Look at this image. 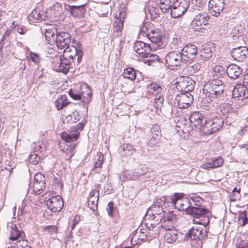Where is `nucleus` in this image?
<instances>
[{"instance_id": "nucleus-43", "label": "nucleus", "mask_w": 248, "mask_h": 248, "mask_svg": "<svg viewBox=\"0 0 248 248\" xmlns=\"http://www.w3.org/2000/svg\"><path fill=\"white\" fill-rule=\"evenodd\" d=\"M155 95V97L153 106L156 109L158 110L160 109L163 106L164 96L163 93L157 94Z\"/></svg>"}, {"instance_id": "nucleus-49", "label": "nucleus", "mask_w": 248, "mask_h": 248, "mask_svg": "<svg viewBox=\"0 0 248 248\" xmlns=\"http://www.w3.org/2000/svg\"><path fill=\"white\" fill-rule=\"evenodd\" d=\"M192 1L193 12L195 14H197L198 13L197 11H201L202 10L205 4L200 0H195V2L193 0H192Z\"/></svg>"}, {"instance_id": "nucleus-54", "label": "nucleus", "mask_w": 248, "mask_h": 248, "mask_svg": "<svg viewBox=\"0 0 248 248\" xmlns=\"http://www.w3.org/2000/svg\"><path fill=\"white\" fill-rule=\"evenodd\" d=\"M143 172L137 171V170H135V171H126L125 172V175L129 179L135 180L139 176V175H142L143 174Z\"/></svg>"}, {"instance_id": "nucleus-34", "label": "nucleus", "mask_w": 248, "mask_h": 248, "mask_svg": "<svg viewBox=\"0 0 248 248\" xmlns=\"http://www.w3.org/2000/svg\"><path fill=\"white\" fill-rule=\"evenodd\" d=\"M147 233L148 232H140V234H138V231H137L135 234H133L132 235V238L131 239V243L134 245H137L139 243H140L142 242H146L148 241V239L147 238Z\"/></svg>"}, {"instance_id": "nucleus-36", "label": "nucleus", "mask_w": 248, "mask_h": 248, "mask_svg": "<svg viewBox=\"0 0 248 248\" xmlns=\"http://www.w3.org/2000/svg\"><path fill=\"white\" fill-rule=\"evenodd\" d=\"M223 163V160L221 157H217L211 162H207L201 165V168L209 170L221 166Z\"/></svg>"}, {"instance_id": "nucleus-41", "label": "nucleus", "mask_w": 248, "mask_h": 248, "mask_svg": "<svg viewBox=\"0 0 248 248\" xmlns=\"http://www.w3.org/2000/svg\"><path fill=\"white\" fill-rule=\"evenodd\" d=\"M123 75L124 78L131 80H133L136 78V72L133 68H127L124 69Z\"/></svg>"}, {"instance_id": "nucleus-48", "label": "nucleus", "mask_w": 248, "mask_h": 248, "mask_svg": "<svg viewBox=\"0 0 248 248\" xmlns=\"http://www.w3.org/2000/svg\"><path fill=\"white\" fill-rule=\"evenodd\" d=\"M153 49L150 44H149L145 46L142 47L139 50H135V51L140 55L141 57L144 58L148 54V52H150Z\"/></svg>"}, {"instance_id": "nucleus-20", "label": "nucleus", "mask_w": 248, "mask_h": 248, "mask_svg": "<svg viewBox=\"0 0 248 248\" xmlns=\"http://www.w3.org/2000/svg\"><path fill=\"white\" fill-rule=\"evenodd\" d=\"M162 136L161 129L157 124H154L151 128V138L148 142V146L153 147L157 145Z\"/></svg>"}, {"instance_id": "nucleus-4", "label": "nucleus", "mask_w": 248, "mask_h": 248, "mask_svg": "<svg viewBox=\"0 0 248 248\" xmlns=\"http://www.w3.org/2000/svg\"><path fill=\"white\" fill-rule=\"evenodd\" d=\"M187 62V60L178 50L170 52L166 56V62L168 66H177L183 63L186 64Z\"/></svg>"}, {"instance_id": "nucleus-32", "label": "nucleus", "mask_w": 248, "mask_h": 248, "mask_svg": "<svg viewBox=\"0 0 248 248\" xmlns=\"http://www.w3.org/2000/svg\"><path fill=\"white\" fill-rule=\"evenodd\" d=\"M63 58L62 59L61 57V61L59 63L58 65L56 66V70L60 72L66 74L70 68L72 64V62L73 61H70L69 59H68L65 57Z\"/></svg>"}, {"instance_id": "nucleus-21", "label": "nucleus", "mask_w": 248, "mask_h": 248, "mask_svg": "<svg viewBox=\"0 0 248 248\" xmlns=\"http://www.w3.org/2000/svg\"><path fill=\"white\" fill-rule=\"evenodd\" d=\"M177 216L173 213H167L165 216H164L161 221L162 226L167 231L173 230L176 222Z\"/></svg>"}, {"instance_id": "nucleus-18", "label": "nucleus", "mask_w": 248, "mask_h": 248, "mask_svg": "<svg viewBox=\"0 0 248 248\" xmlns=\"http://www.w3.org/2000/svg\"><path fill=\"white\" fill-rule=\"evenodd\" d=\"M209 19L208 15L204 12L197 13L192 21V26L195 29H201L203 26L206 25Z\"/></svg>"}, {"instance_id": "nucleus-1", "label": "nucleus", "mask_w": 248, "mask_h": 248, "mask_svg": "<svg viewBox=\"0 0 248 248\" xmlns=\"http://www.w3.org/2000/svg\"><path fill=\"white\" fill-rule=\"evenodd\" d=\"M203 93L206 99L217 104L223 103L224 85L220 79H213L206 82L203 87Z\"/></svg>"}, {"instance_id": "nucleus-47", "label": "nucleus", "mask_w": 248, "mask_h": 248, "mask_svg": "<svg viewBox=\"0 0 248 248\" xmlns=\"http://www.w3.org/2000/svg\"><path fill=\"white\" fill-rule=\"evenodd\" d=\"M97 157H98V158L95 161L93 170L96 172H98L99 170H98V169L100 168L103 163L104 156L101 153H98L97 154Z\"/></svg>"}, {"instance_id": "nucleus-31", "label": "nucleus", "mask_w": 248, "mask_h": 248, "mask_svg": "<svg viewBox=\"0 0 248 248\" xmlns=\"http://www.w3.org/2000/svg\"><path fill=\"white\" fill-rule=\"evenodd\" d=\"M48 18L53 19L55 17H59L62 13V5L59 2H56L50 8L46 10Z\"/></svg>"}, {"instance_id": "nucleus-5", "label": "nucleus", "mask_w": 248, "mask_h": 248, "mask_svg": "<svg viewBox=\"0 0 248 248\" xmlns=\"http://www.w3.org/2000/svg\"><path fill=\"white\" fill-rule=\"evenodd\" d=\"M189 5L188 0H176L172 4L170 15L173 18H177L183 15Z\"/></svg>"}, {"instance_id": "nucleus-6", "label": "nucleus", "mask_w": 248, "mask_h": 248, "mask_svg": "<svg viewBox=\"0 0 248 248\" xmlns=\"http://www.w3.org/2000/svg\"><path fill=\"white\" fill-rule=\"evenodd\" d=\"M169 200L170 203L174 205L176 208L180 211H186V214L188 213V209L192 206L188 198L179 197L176 193L173 198H170Z\"/></svg>"}, {"instance_id": "nucleus-14", "label": "nucleus", "mask_w": 248, "mask_h": 248, "mask_svg": "<svg viewBox=\"0 0 248 248\" xmlns=\"http://www.w3.org/2000/svg\"><path fill=\"white\" fill-rule=\"evenodd\" d=\"M191 124L197 130H202L206 122V118L201 112L195 111L189 117Z\"/></svg>"}, {"instance_id": "nucleus-28", "label": "nucleus", "mask_w": 248, "mask_h": 248, "mask_svg": "<svg viewBox=\"0 0 248 248\" xmlns=\"http://www.w3.org/2000/svg\"><path fill=\"white\" fill-rule=\"evenodd\" d=\"M218 106L217 109V112L221 115L224 116L226 118H230L234 115V111L231 106V105L228 103L222 104Z\"/></svg>"}, {"instance_id": "nucleus-53", "label": "nucleus", "mask_w": 248, "mask_h": 248, "mask_svg": "<svg viewBox=\"0 0 248 248\" xmlns=\"http://www.w3.org/2000/svg\"><path fill=\"white\" fill-rule=\"evenodd\" d=\"M11 236H10V239L12 240H17L21 235V232L18 231L17 229L16 226V225L14 226L11 227Z\"/></svg>"}, {"instance_id": "nucleus-24", "label": "nucleus", "mask_w": 248, "mask_h": 248, "mask_svg": "<svg viewBox=\"0 0 248 248\" xmlns=\"http://www.w3.org/2000/svg\"><path fill=\"white\" fill-rule=\"evenodd\" d=\"M84 124L80 123L78 124L77 127H75L76 133H73L72 132L67 133L63 132L61 134V138L67 142H71L76 140L78 137L79 134V130H82Z\"/></svg>"}, {"instance_id": "nucleus-26", "label": "nucleus", "mask_w": 248, "mask_h": 248, "mask_svg": "<svg viewBox=\"0 0 248 248\" xmlns=\"http://www.w3.org/2000/svg\"><path fill=\"white\" fill-rule=\"evenodd\" d=\"M181 53L184 57L187 60H192L194 59L197 53V46L193 44H187L183 47ZM188 61V60H187Z\"/></svg>"}, {"instance_id": "nucleus-42", "label": "nucleus", "mask_w": 248, "mask_h": 248, "mask_svg": "<svg viewBox=\"0 0 248 248\" xmlns=\"http://www.w3.org/2000/svg\"><path fill=\"white\" fill-rule=\"evenodd\" d=\"M213 74L214 77L221 78L225 74V69L221 66L217 65L213 68Z\"/></svg>"}, {"instance_id": "nucleus-17", "label": "nucleus", "mask_w": 248, "mask_h": 248, "mask_svg": "<svg viewBox=\"0 0 248 248\" xmlns=\"http://www.w3.org/2000/svg\"><path fill=\"white\" fill-rule=\"evenodd\" d=\"M147 38L152 42V44L151 45L155 50L164 47L165 45L162 41V37L157 30H153L150 34H148Z\"/></svg>"}, {"instance_id": "nucleus-55", "label": "nucleus", "mask_w": 248, "mask_h": 248, "mask_svg": "<svg viewBox=\"0 0 248 248\" xmlns=\"http://www.w3.org/2000/svg\"><path fill=\"white\" fill-rule=\"evenodd\" d=\"M40 157L39 155L36 153H32L29 157V161L30 164L36 165L40 161Z\"/></svg>"}, {"instance_id": "nucleus-23", "label": "nucleus", "mask_w": 248, "mask_h": 248, "mask_svg": "<svg viewBox=\"0 0 248 248\" xmlns=\"http://www.w3.org/2000/svg\"><path fill=\"white\" fill-rule=\"evenodd\" d=\"M28 18L31 23H35L37 21L46 20L48 18V15H47L46 11L45 12L39 8H36L33 10L29 15Z\"/></svg>"}, {"instance_id": "nucleus-22", "label": "nucleus", "mask_w": 248, "mask_h": 248, "mask_svg": "<svg viewBox=\"0 0 248 248\" xmlns=\"http://www.w3.org/2000/svg\"><path fill=\"white\" fill-rule=\"evenodd\" d=\"M233 58L237 61L243 62L248 56V49L245 46H239L234 48L231 51Z\"/></svg>"}, {"instance_id": "nucleus-52", "label": "nucleus", "mask_w": 248, "mask_h": 248, "mask_svg": "<svg viewBox=\"0 0 248 248\" xmlns=\"http://www.w3.org/2000/svg\"><path fill=\"white\" fill-rule=\"evenodd\" d=\"M202 68V65L199 62L195 63L186 67L187 71L190 74H194L199 71Z\"/></svg>"}, {"instance_id": "nucleus-39", "label": "nucleus", "mask_w": 248, "mask_h": 248, "mask_svg": "<svg viewBox=\"0 0 248 248\" xmlns=\"http://www.w3.org/2000/svg\"><path fill=\"white\" fill-rule=\"evenodd\" d=\"M177 239V234L175 230L168 231L164 235V240L168 243H173Z\"/></svg>"}, {"instance_id": "nucleus-19", "label": "nucleus", "mask_w": 248, "mask_h": 248, "mask_svg": "<svg viewBox=\"0 0 248 248\" xmlns=\"http://www.w3.org/2000/svg\"><path fill=\"white\" fill-rule=\"evenodd\" d=\"M224 0H210L208 2L209 10L214 16H218L224 8Z\"/></svg>"}, {"instance_id": "nucleus-30", "label": "nucleus", "mask_w": 248, "mask_h": 248, "mask_svg": "<svg viewBox=\"0 0 248 248\" xmlns=\"http://www.w3.org/2000/svg\"><path fill=\"white\" fill-rule=\"evenodd\" d=\"M243 70L240 66L235 64H231L226 68V73L231 78L236 79L242 74Z\"/></svg>"}, {"instance_id": "nucleus-11", "label": "nucleus", "mask_w": 248, "mask_h": 248, "mask_svg": "<svg viewBox=\"0 0 248 248\" xmlns=\"http://www.w3.org/2000/svg\"><path fill=\"white\" fill-rule=\"evenodd\" d=\"M192 80L188 77H180L176 83V88L181 93H190L194 89Z\"/></svg>"}, {"instance_id": "nucleus-60", "label": "nucleus", "mask_w": 248, "mask_h": 248, "mask_svg": "<svg viewBox=\"0 0 248 248\" xmlns=\"http://www.w3.org/2000/svg\"><path fill=\"white\" fill-rule=\"evenodd\" d=\"M114 210V203L113 202H110L108 203L107 207V211L108 212V215L110 217H113V211Z\"/></svg>"}, {"instance_id": "nucleus-33", "label": "nucleus", "mask_w": 248, "mask_h": 248, "mask_svg": "<svg viewBox=\"0 0 248 248\" xmlns=\"http://www.w3.org/2000/svg\"><path fill=\"white\" fill-rule=\"evenodd\" d=\"M13 38L12 29L11 28L7 29L0 40V50L2 49L4 46H10Z\"/></svg>"}, {"instance_id": "nucleus-38", "label": "nucleus", "mask_w": 248, "mask_h": 248, "mask_svg": "<svg viewBox=\"0 0 248 248\" xmlns=\"http://www.w3.org/2000/svg\"><path fill=\"white\" fill-rule=\"evenodd\" d=\"M59 33L58 30L55 28H48L46 30L45 35L46 39L49 42H54L55 40L56 36Z\"/></svg>"}, {"instance_id": "nucleus-58", "label": "nucleus", "mask_w": 248, "mask_h": 248, "mask_svg": "<svg viewBox=\"0 0 248 248\" xmlns=\"http://www.w3.org/2000/svg\"><path fill=\"white\" fill-rule=\"evenodd\" d=\"M203 239L192 240L191 244L193 248H202Z\"/></svg>"}, {"instance_id": "nucleus-64", "label": "nucleus", "mask_w": 248, "mask_h": 248, "mask_svg": "<svg viewBox=\"0 0 248 248\" xmlns=\"http://www.w3.org/2000/svg\"><path fill=\"white\" fill-rule=\"evenodd\" d=\"M30 58L32 62L35 63H38L40 61L39 55L33 52L30 53Z\"/></svg>"}, {"instance_id": "nucleus-63", "label": "nucleus", "mask_w": 248, "mask_h": 248, "mask_svg": "<svg viewBox=\"0 0 248 248\" xmlns=\"http://www.w3.org/2000/svg\"><path fill=\"white\" fill-rule=\"evenodd\" d=\"M75 145L72 144L68 148L66 149V154L69 158L71 157L74 155V151L75 149Z\"/></svg>"}, {"instance_id": "nucleus-40", "label": "nucleus", "mask_w": 248, "mask_h": 248, "mask_svg": "<svg viewBox=\"0 0 248 248\" xmlns=\"http://www.w3.org/2000/svg\"><path fill=\"white\" fill-rule=\"evenodd\" d=\"M68 104L69 102L65 95H61L60 98L57 99L55 102V106L58 110L62 109Z\"/></svg>"}, {"instance_id": "nucleus-16", "label": "nucleus", "mask_w": 248, "mask_h": 248, "mask_svg": "<svg viewBox=\"0 0 248 248\" xmlns=\"http://www.w3.org/2000/svg\"><path fill=\"white\" fill-rule=\"evenodd\" d=\"M46 206L52 212L60 211L63 206L62 198L59 195L52 196L46 201Z\"/></svg>"}, {"instance_id": "nucleus-57", "label": "nucleus", "mask_w": 248, "mask_h": 248, "mask_svg": "<svg viewBox=\"0 0 248 248\" xmlns=\"http://www.w3.org/2000/svg\"><path fill=\"white\" fill-rule=\"evenodd\" d=\"M172 44L175 46V49H181L183 48L184 43L180 39L177 38L174 39L172 42Z\"/></svg>"}, {"instance_id": "nucleus-25", "label": "nucleus", "mask_w": 248, "mask_h": 248, "mask_svg": "<svg viewBox=\"0 0 248 248\" xmlns=\"http://www.w3.org/2000/svg\"><path fill=\"white\" fill-rule=\"evenodd\" d=\"M232 97L237 100H243L248 97L247 88L244 85L238 84L235 86L232 92Z\"/></svg>"}, {"instance_id": "nucleus-12", "label": "nucleus", "mask_w": 248, "mask_h": 248, "mask_svg": "<svg viewBox=\"0 0 248 248\" xmlns=\"http://www.w3.org/2000/svg\"><path fill=\"white\" fill-rule=\"evenodd\" d=\"M46 187L45 177L41 173H37L34 177L32 193L38 195L42 193Z\"/></svg>"}, {"instance_id": "nucleus-8", "label": "nucleus", "mask_w": 248, "mask_h": 248, "mask_svg": "<svg viewBox=\"0 0 248 248\" xmlns=\"http://www.w3.org/2000/svg\"><path fill=\"white\" fill-rule=\"evenodd\" d=\"M223 122V120L221 118L206 121L201 131L207 135L213 134L221 127Z\"/></svg>"}, {"instance_id": "nucleus-35", "label": "nucleus", "mask_w": 248, "mask_h": 248, "mask_svg": "<svg viewBox=\"0 0 248 248\" xmlns=\"http://www.w3.org/2000/svg\"><path fill=\"white\" fill-rule=\"evenodd\" d=\"M243 29L244 28L242 26H237L232 29L231 32V35L234 41L240 42L241 40H243L242 32Z\"/></svg>"}, {"instance_id": "nucleus-7", "label": "nucleus", "mask_w": 248, "mask_h": 248, "mask_svg": "<svg viewBox=\"0 0 248 248\" xmlns=\"http://www.w3.org/2000/svg\"><path fill=\"white\" fill-rule=\"evenodd\" d=\"M193 97L190 93L177 94L174 100V105L182 109L187 108L193 102Z\"/></svg>"}, {"instance_id": "nucleus-10", "label": "nucleus", "mask_w": 248, "mask_h": 248, "mask_svg": "<svg viewBox=\"0 0 248 248\" xmlns=\"http://www.w3.org/2000/svg\"><path fill=\"white\" fill-rule=\"evenodd\" d=\"M125 16V8L124 7L121 9V11L118 13V14L116 15V20L113 26L114 33L113 34V38L121 35Z\"/></svg>"}, {"instance_id": "nucleus-27", "label": "nucleus", "mask_w": 248, "mask_h": 248, "mask_svg": "<svg viewBox=\"0 0 248 248\" xmlns=\"http://www.w3.org/2000/svg\"><path fill=\"white\" fill-rule=\"evenodd\" d=\"M188 236L192 240L204 239L207 237V232L204 229L193 227L189 231Z\"/></svg>"}, {"instance_id": "nucleus-37", "label": "nucleus", "mask_w": 248, "mask_h": 248, "mask_svg": "<svg viewBox=\"0 0 248 248\" xmlns=\"http://www.w3.org/2000/svg\"><path fill=\"white\" fill-rule=\"evenodd\" d=\"M148 91L155 95L163 93V88L161 85L158 83L153 82L148 85L147 86Z\"/></svg>"}, {"instance_id": "nucleus-46", "label": "nucleus", "mask_w": 248, "mask_h": 248, "mask_svg": "<svg viewBox=\"0 0 248 248\" xmlns=\"http://www.w3.org/2000/svg\"><path fill=\"white\" fill-rule=\"evenodd\" d=\"M171 3L170 0H160L159 7L163 12H167L170 9L171 10Z\"/></svg>"}, {"instance_id": "nucleus-9", "label": "nucleus", "mask_w": 248, "mask_h": 248, "mask_svg": "<svg viewBox=\"0 0 248 248\" xmlns=\"http://www.w3.org/2000/svg\"><path fill=\"white\" fill-rule=\"evenodd\" d=\"M163 210V207L157 203H154L148 210L147 214L150 216L151 219L155 220L156 222H161L164 216L166 215Z\"/></svg>"}, {"instance_id": "nucleus-50", "label": "nucleus", "mask_w": 248, "mask_h": 248, "mask_svg": "<svg viewBox=\"0 0 248 248\" xmlns=\"http://www.w3.org/2000/svg\"><path fill=\"white\" fill-rule=\"evenodd\" d=\"M122 150L124 154L126 155H131L136 152V149H135L131 145L128 143H124L123 145Z\"/></svg>"}, {"instance_id": "nucleus-44", "label": "nucleus", "mask_w": 248, "mask_h": 248, "mask_svg": "<svg viewBox=\"0 0 248 248\" xmlns=\"http://www.w3.org/2000/svg\"><path fill=\"white\" fill-rule=\"evenodd\" d=\"M201 58L204 60L206 61L211 58L213 52L211 49L209 47H205L202 49L200 52Z\"/></svg>"}, {"instance_id": "nucleus-13", "label": "nucleus", "mask_w": 248, "mask_h": 248, "mask_svg": "<svg viewBox=\"0 0 248 248\" xmlns=\"http://www.w3.org/2000/svg\"><path fill=\"white\" fill-rule=\"evenodd\" d=\"M58 49L60 50L64 49L66 47L69 46L71 42L70 34L64 31H59L56 36L54 41Z\"/></svg>"}, {"instance_id": "nucleus-51", "label": "nucleus", "mask_w": 248, "mask_h": 248, "mask_svg": "<svg viewBox=\"0 0 248 248\" xmlns=\"http://www.w3.org/2000/svg\"><path fill=\"white\" fill-rule=\"evenodd\" d=\"M148 54L144 57L147 58V60H144L145 63H148L149 65H151L153 62L159 61V58L157 55L150 53V52H148Z\"/></svg>"}, {"instance_id": "nucleus-56", "label": "nucleus", "mask_w": 248, "mask_h": 248, "mask_svg": "<svg viewBox=\"0 0 248 248\" xmlns=\"http://www.w3.org/2000/svg\"><path fill=\"white\" fill-rule=\"evenodd\" d=\"M33 151L35 152L43 153L46 150V147L45 145L41 144L40 143H35L34 142L32 145Z\"/></svg>"}, {"instance_id": "nucleus-45", "label": "nucleus", "mask_w": 248, "mask_h": 248, "mask_svg": "<svg viewBox=\"0 0 248 248\" xmlns=\"http://www.w3.org/2000/svg\"><path fill=\"white\" fill-rule=\"evenodd\" d=\"M152 25L150 23L146 22L144 23L140 29V34L147 37L148 34H150L153 31V29L151 27Z\"/></svg>"}, {"instance_id": "nucleus-61", "label": "nucleus", "mask_w": 248, "mask_h": 248, "mask_svg": "<svg viewBox=\"0 0 248 248\" xmlns=\"http://www.w3.org/2000/svg\"><path fill=\"white\" fill-rule=\"evenodd\" d=\"M148 45V44L145 43L143 42L137 41L134 44L133 50L134 51L139 50L142 47Z\"/></svg>"}, {"instance_id": "nucleus-3", "label": "nucleus", "mask_w": 248, "mask_h": 248, "mask_svg": "<svg viewBox=\"0 0 248 248\" xmlns=\"http://www.w3.org/2000/svg\"><path fill=\"white\" fill-rule=\"evenodd\" d=\"M69 94L73 99L81 100L84 103H89L92 95L90 89L86 84L81 86L80 91L77 89L70 90Z\"/></svg>"}, {"instance_id": "nucleus-2", "label": "nucleus", "mask_w": 248, "mask_h": 248, "mask_svg": "<svg viewBox=\"0 0 248 248\" xmlns=\"http://www.w3.org/2000/svg\"><path fill=\"white\" fill-rule=\"evenodd\" d=\"M209 211L203 206L196 204V206H192L188 209V213L193 217L194 223L203 225L206 227L209 223L210 220L207 216Z\"/></svg>"}, {"instance_id": "nucleus-62", "label": "nucleus", "mask_w": 248, "mask_h": 248, "mask_svg": "<svg viewBox=\"0 0 248 248\" xmlns=\"http://www.w3.org/2000/svg\"><path fill=\"white\" fill-rule=\"evenodd\" d=\"M239 221L242 222V226H244L246 224H248V218L246 217L245 213H241L239 216Z\"/></svg>"}, {"instance_id": "nucleus-59", "label": "nucleus", "mask_w": 248, "mask_h": 248, "mask_svg": "<svg viewBox=\"0 0 248 248\" xmlns=\"http://www.w3.org/2000/svg\"><path fill=\"white\" fill-rule=\"evenodd\" d=\"M13 30L20 34H25L27 31L22 25L19 24L16 25L14 27Z\"/></svg>"}, {"instance_id": "nucleus-29", "label": "nucleus", "mask_w": 248, "mask_h": 248, "mask_svg": "<svg viewBox=\"0 0 248 248\" xmlns=\"http://www.w3.org/2000/svg\"><path fill=\"white\" fill-rule=\"evenodd\" d=\"M99 191L92 190L90 194L88 201V207L93 211L97 210V203L99 199Z\"/></svg>"}, {"instance_id": "nucleus-15", "label": "nucleus", "mask_w": 248, "mask_h": 248, "mask_svg": "<svg viewBox=\"0 0 248 248\" xmlns=\"http://www.w3.org/2000/svg\"><path fill=\"white\" fill-rule=\"evenodd\" d=\"M63 52V57H65L68 59H70L69 60L70 61L74 60L76 57H77V62L78 63L82 60L83 52L79 47L77 48L74 46H69L64 49Z\"/></svg>"}]
</instances>
